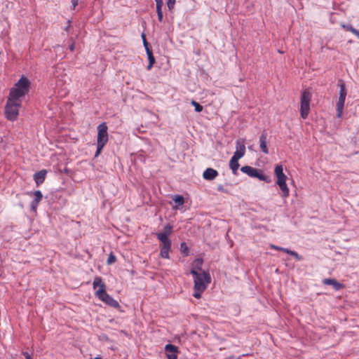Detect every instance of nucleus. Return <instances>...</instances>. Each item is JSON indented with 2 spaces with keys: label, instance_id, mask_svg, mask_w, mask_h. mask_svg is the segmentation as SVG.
<instances>
[{
  "label": "nucleus",
  "instance_id": "obj_17",
  "mask_svg": "<svg viewBox=\"0 0 359 359\" xmlns=\"http://www.w3.org/2000/svg\"><path fill=\"white\" fill-rule=\"evenodd\" d=\"M323 283L327 285H332L335 290H339L344 287L341 283L332 278H325L323 279Z\"/></svg>",
  "mask_w": 359,
  "mask_h": 359
},
{
  "label": "nucleus",
  "instance_id": "obj_23",
  "mask_svg": "<svg viewBox=\"0 0 359 359\" xmlns=\"http://www.w3.org/2000/svg\"><path fill=\"white\" fill-rule=\"evenodd\" d=\"M29 195H32L33 194L34 198L33 201H36V202H38V203H40V201H41L42 198H43V195H42V193L41 191L39 190H37V191H35L33 193H29L28 194Z\"/></svg>",
  "mask_w": 359,
  "mask_h": 359
},
{
  "label": "nucleus",
  "instance_id": "obj_34",
  "mask_svg": "<svg viewBox=\"0 0 359 359\" xmlns=\"http://www.w3.org/2000/svg\"><path fill=\"white\" fill-rule=\"evenodd\" d=\"M351 32L357 36L359 39V30L353 27L352 29H351Z\"/></svg>",
  "mask_w": 359,
  "mask_h": 359
},
{
  "label": "nucleus",
  "instance_id": "obj_2",
  "mask_svg": "<svg viewBox=\"0 0 359 359\" xmlns=\"http://www.w3.org/2000/svg\"><path fill=\"white\" fill-rule=\"evenodd\" d=\"M190 273L193 276L194 283L193 296L199 299L211 282L210 275L208 271H201L198 273L194 271H191Z\"/></svg>",
  "mask_w": 359,
  "mask_h": 359
},
{
  "label": "nucleus",
  "instance_id": "obj_10",
  "mask_svg": "<svg viewBox=\"0 0 359 359\" xmlns=\"http://www.w3.org/2000/svg\"><path fill=\"white\" fill-rule=\"evenodd\" d=\"M161 243L160 255L161 257L165 259H169V252L171 249L172 242L171 241H163L158 240Z\"/></svg>",
  "mask_w": 359,
  "mask_h": 359
},
{
  "label": "nucleus",
  "instance_id": "obj_1",
  "mask_svg": "<svg viewBox=\"0 0 359 359\" xmlns=\"http://www.w3.org/2000/svg\"><path fill=\"white\" fill-rule=\"evenodd\" d=\"M94 290H96L95 294L100 301L107 305L113 308H118L120 306L118 302L112 298L106 292V285L101 277L96 276L93 283Z\"/></svg>",
  "mask_w": 359,
  "mask_h": 359
},
{
  "label": "nucleus",
  "instance_id": "obj_7",
  "mask_svg": "<svg viewBox=\"0 0 359 359\" xmlns=\"http://www.w3.org/2000/svg\"><path fill=\"white\" fill-rule=\"evenodd\" d=\"M241 170L243 172L248 175L249 177L257 178L259 180L266 182H270L271 180L269 177L263 174L262 171L260 170H258L255 168L249 166V165H245L243 166L241 168Z\"/></svg>",
  "mask_w": 359,
  "mask_h": 359
},
{
  "label": "nucleus",
  "instance_id": "obj_5",
  "mask_svg": "<svg viewBox=\"0 0 359 359\" xmlns=\"http://www.w3.org/2000/svg\"><path fill=\"white\" fill-rule=\"evenodd\" d=\"M276 177H277L276 184L279 186L282 192V196L287 198L290 195V190L286 184L287 176L283 172V167L282 165H277L274 170Z\"/></svg>",
  "mask_w": 359,
  "mask_h": 359
},
{
  "label": "nucleus",
  "instance_id": "obj_13",
  "mask_svg": "<svg viewBox=\"0 0 359 359\" xmlns=\"http://www.w3.org/2000/svg\"><path fill=\"white\" fill-rule=\"evenodd\" d=\"M270 248L273 250H280V251L286 252V253L293 256L298 261H300L302 259V257L297 252H296L295 251L291 250L288 248L279 247V246L275 245L273 244H271Z\"/></svg>",
  "mask_w": 359,
  "mask_h": 359
},
{
  "label": "nucleus",
  "instance_id": "obj_35",
  "mask_svg": "<svg viewBox=\"0 0 359 359\" xmlns=\"http://www.w3.org/2000/svg\"><path fill=\"white\" fill-rule=\"evenodd\" d=\"M79 0H72V8L74 9L76 6L78 5Z\"/></svg>",
  "mask_w": 359,
  "mask_h": 359
},
{
  "label": "nucleus",
  "instance_id": "obj_38",
  "mask_svg": "<svg viewBox=\"0 0 359 359\" xmlns=\"http://www.w3.org/2000/svg\"><path fill=\"white\" fill-rule=\"evenodd\" d=\"M69 49L71 51H73L74 49V43H72L70 46H69Z\"/></svg>",
  "mask_w": 359,
  "mask_h": 359
},
{
  "label": "nucleus",
  "instance_id": "obj_3",
  "mask_svg": "<svg viewBox=\"0 0 359 359\" xmlns=\"http://www.w3.org/2000/svg\"><path fill=\"white\" fill-rule=\"evenodd\" d=\"M30 82L25 76H22L11 88L9 97L15 100H22L21 98L27 95L29 90Z\"/></svg>",
  "mask_w": 359,
  "mask_h": 359
},
{
  "label": "nucleus",
  "instance_id": "obj_12",
  "mask_svg": "<svg viewBox=\"0 0 359 359\" xmlns=\"http://www.w3.org/2000/svg\"><path fill=\"white\" fill-rule=\"evenodd\" d=\"M172 228L173 226L170 224L165 225L163 232L156 233L158 240L170 241L169 236L172 233Z\"/></svg>",
  "mask_w": 359,
  "mask_h": 359
},
{
  "label": "nucleus",
  "instance_id": "obj_16",
  "mask_svg": "<svg viewBox=\"0 0 359 359\" xmlns=\"http://www.w3.org/2000/svg\"><path fill=\"white\" fill-rule=\"evenodd\" d=\"M218 175V172L213 168H207L203 173V177L206 180H212Z\"/></svg>",
  "mask_w": 359,
  "mask_h": 359
},
{
  "label": "nucleus",
  "instance_id": "obj_11",
  "mask_svg": "<svg viewBox=\"0 0 359 359\" xmlns=\"http://www.w3.org/2000/svg\"><path fill=\"white\" fill-rule=\"evenodd\" d=\"M164 349L168 359H177L179 350L176 346L168 344L165 345Z\"/></svg>",
  "mask_w": 359,
  "mask_h": 359
},
{
  "label": "nucleus",
  "instance_id": "obj_32",
  "mask_svg": "<svg viewBox=\"0 0 359 359\" xmlns=\"http://www.w3.org/2000/svg\"><path fill=\"white\" fill-rule=\"evenodd\" d=\"M156 2V8L163 7V0H155Z\"/></svg>",
  "mask_w": 359,
  "mask_h": 359
},
{
  "label": "nucleus",
  "instance_id": "obj_24",
  "mask_svg": "<svg viewBox=\"0 0 359 359\" xmlns=\"http://www.w3.org/2000/svg\"><path fill=\"white\" fill-rule=\"evenodd\" d=\"M172 200L178 205H183L184 203V198L182 196L180 195L174 196Z\"/></svg>",
  "mask_w": 359,
  "mask_h": 359
},
{
  "label": "nucleus",
  "instance_id": "obj_27",
  "mask_svg": "<svg viewBox=\"0 0 359 359\" xmlns=\"http://www.w3.org/2000/svg\"><path fill=\"white\" fill-rule=\"evenodd\" d=\"M175 3L176 0H167L166 4L170 11L172 12L173 11Z\"/></svg>",
  "mask_w": 359,
  "mask_h": 359
},
{
  "label": "nucleus",
  "instance_id": "obj_21",
  "mask_svg": "<svg viewBox=\"0 0 359 359\" xmlns=\"http://www.w3.org/2000/svg\"><path fill=\"white\" fill-rule=\"evenodd\" d=\"M146 53H147L148 60L149 62V65L147 67V70H150L152 68L153 65H154L156 60L153 55V53H152L151 50H147V52H146Z\"/></svg>",
  "mask_w": 359,
  "mask_h": 359
},
{
  "label": "nucleus",
  "instance_id": "obj_25",
  "mask_svg": "<svg viewBox=\"0 0 359 359\" xmlns=\"http://www.w3.org/2000/svg\"><path fill=\"white\" fill-rule=\"evenodd\" d=\"M163 7L156 8L157 15H158V20L160 22H163V13L162 11Z\"/></svg>",
  "mask_w": 359,
  "mask_h": 359
},
{
  "label": "nucleus",
  "instance_id": "obj_36",
  "mask_svg": "<svg viewBox=\"0 0 359 359\" xmlns=\"http://www.w3.org/2000/svg\"><path fill=\"white\" fill-rule=\"evenodd\" d=\"M22 355L25 356V359L32 358L30 354L28 352L23 351Z\"/></svg>",
  "mask_w": 359,
  "mask_h": 359
},
{
  "label": "nucleus",
  "instance_id": "obj_9",
  "mask_svg": "<svg viewBox=\"0 0 359 359\" xmlns=\"http://www.w3.org/2000/svg\"><path fill=\"white\" fill-rule=\"evenodd\" d=\"M245 154V145L244 139H238L236 142V151L233 157L241 158Z\"/></svg>",
  "mask_w": 359,
  "mask_h": 359
},
{
  "label": "nucleus",
  "instance_id": "obj_8",
  "mask_svg": "<svg viewBox=\"0 0 359 359\" xmlns=\"http://www.w3.org/2000/svg\"><path fill=\"white\" fill-rule=\"evenodd\" d=\"M311 94L308 90H304L301 95L300 114L304 119L306 118L310 111Z\"/></svg>",
  "mask_w": 359,
  "mask_h": 359
},
{
  "label": "nucleus",
  "instance_id": "obj_15",
  "mask_svg": "<svg viewBox=\"0 0 359 359\" xmlns=\"http://www.w3.org/2000/svg\"><path fill=\"white\" fill-rule=\"evenodd\" d=\"M46 174V170H41L34 175V180L37 186L40 185L44 182Z\"/></svg>",
  "mask_w": 359,
  "mask_h": 359
},
{
  "label": "nucleus",
  "instance_id": "obj_19",
  "mask_svg": "<svg viewBox=\"0 0 359 359\" xmlns=\"http://www.w3.org/2000/svg\"><path fill=\"white\" fill-rule=\"evenodd\" d=\"M239 158L232 156L229 161V167L232 170L233 174H236L237 170L239 168L238 163Z\"/></svg>",
  "mask_w": 359,
  "mask_h": 359
},
{
  "label": "nucleus",
  "instance_id": "obj_22",
  "mask_svg": "<svg viewBox=\"0 0 359 359\" xmlns=\"http://www.w3.org/2000/svg\"><path fill=\"white\" fill-rule=\"evenodd\" d=\"M344 102H337V116L338 118H340L342 116V114H343V110H344Z\"/></svg>",
  "mask_w": 359,
  "mask_h": 359
},
{
  "label": "nucleus",
  "instance_id": "obj_31",
  "mask_svg": "<svg viewBox=\"0 0 359 359\" xmlns=\"http://www.w3.org/2000/svg\"><path fill=\"white\" fill-rule=\"evenodd\" d=\"M39 203L38 202H36L34 201H32V203H31V208L33 211L36 212V209H37V207L39 205Z\"/></svg>",
  "mask_w": 359,
  "mask_h": 359
},
{
  "label": "nucleus",
  "instance_id": "obj_39",
  "mask_svg": "<svg viewBox=\"0 0 359 359\" xmlns=\"http://www.w3.org/2000/svg\"><path fill=\"white\" fill-rule=\"evenodd\" d=\"M69 27V25L67 27H66L65 30L67 31Z\"/></svg>",
  "mask_w": 359,
  "mask_h": 359
},
{
  "label": "nucleus",
  "instance_id": "obj_37",
  "mask_svg": "<svg viewBox=\"0 0 359 359\" xmlns=\"http://www.w3.org/2000/svg\"><path fill=\"white\" fill-rule=\"evenodd\" d=\"M217 190L222 192H226L222 185H219L217 187Z\"/></svg>",
  "mask_w": 359,
  "mask_h": 359
},
{
  "label": "nucleus",
  "instance_id": "obj_18",
  "mask_svg": "<svg viewBox=\"0 0 359 359\" xmlns=\"http://www.w3.org/2000/svg\"><path fill=\"white\" fill-rule=\"evenodd\" d=\"M203 263V260L201 258H197L196 259L193 264L191 271H194L195 272L198 273L201 271H205L202 269V265Z\"/></svg>",
  "mask_w": 359,
  "mask_h": 359
},
{
  "label": "nucleus",
  "instance_id": "obj_30",
  "mask_svg": "<svg viewBox=\"0 0 359 359\" xmlns=\"http://www.w3.org/2000/svg\"><path fill=\"white\" fill-rule=\"evenodd\" d=\"M181 251L186 255L188 253L189 248L186 244V243H182L180 245Z\"/></svg>",
  "mask_w": 359,
  "mask_h": 359
},
{
  "label": "nucleus",
  "instance_id": "obj_26",
  "mask_svg": "<svg viewBox=\"0 0 359 359\" xmlns=\"http://www.w3.org/2000/svg\"><path fill=\"white\" fill-rule=\"evenodd\" d=\"M191 104L194 107L196 111H197V112L202 111L203 108L199 103H198L195 100H192Z\"/></svg>",
  "mask_w": 359,
  "mask_h": 359
},
{
  "label": "nucleus",
  "instance_id": "obj_41",
  "mask_svg": "<svg viewBox=\"0 0 359 359\" xmlns=\"http://www.w3.org/2000/svg\"><path fill=\"white\" fill-rule=\"evenodd\" d=\"M1 54V52L0 51V55Z\"/></svg>",
  "mask_w": 359,
  "mask_h": 359
},
{
  "label": "nucleus",
  "instance_id": "obj_6",
  "mask_svg": "<svg viewBox=\"0 0 359 359\" xmlns=\"http://www.w3.org/2000/svg\"><path fill=\"white\" fill-rule=\"evenodd\" d=\"M107 126L105 122L100 123L97 126V151L95 156L101 153L102 149L108 142Z\"/></svg>",
  "mask_w": 359,
  "mask_h": 359
},
{
  "label": "nucleus",
  "instance_id": "obj_4",
  "mask_svg": "<svg viewBox=\"0 0 359 359\" xmlns=\"http://www.w3.org/2000/svg\"><path fill=\"white\" fill-rule=\"evenodd\" d=\"M21 105L22 100H13L8 97L5 107V116L6 118L11 121L17 120Z\"/></svg>",
  "mask_w": 359,
  "mask_h": 359
},
{
  "label": "nucleus",
  "instance_id": "obj_14",
  "mask_svg": "<svg viewBox=\"0 0 359 359\" xmlns=\"http://www.w3.org/2000/svg\"><path fill=\"white\" fill-rule=\"evenodd\" d=\"M259 147L263 153L267 154L269 149L267 147V135L263 132L259 137Z\"/></svg>",
  "mask_w": 359,
  "mask_h": 359
},
{
  "label": "nucleus",
  "instance_id": "obj_28",
  "mask_svg": "<svg viewBox=\"0 0 359 359\" xmlns=\"http://www.w3.org/2000/svg\"><path fill=\"white\" fill-rule=\"evenodd\" d=\"M142 41H143V45H144V47L145 48L146 52H147V50H151V49L149 48V43L147 42V39L145 38L144 34H142Z\"/></svg>",
  "mask_w": 359,
  "mask_h": 359
},
{
  "label": "nucleus",
  "instance_id": "obj_29",
  "mask_svg": "<svg viewBox=\"0 0 359 359\" xmlns=\"http://www.w3.org/2000/svg\"><path fill=\"white\" fill-rule=\"evenodd\" d=\"M116 259L115 255H114L112 253H111L109 255V257H108V259H107V264H111L114 263L116 262Z\"/></svg>",
  "mask_w": 359,
  "mask_h": 359
},
{
  "label": "nucleus",
  "instance_id": "obj_33",
  "mask_svg": "<svg viewBox=\"0 0 359 359\" xmlns=\"http://www.w3.org/2000/svg\"><path fill=\"white\" fill-rule=\"evenodd\" d=\"M342 27L344 29L348 32H351V29H352L353 28V27L351 25H343Z\"/></svg>",
  "mask_w": 359,
  "mask_h": 359
},
{
  "label": "nucleus",
  "instance_id": "obj_20",
  "mask_svg": "<svg viewBox=\"0 0 359 359\" xmlns=\"http://www.w3.org/2000/svg\"><path fill=\"white\" fill-rule=\"evenodd\" d=\"M346 94L347 93H346V88H345V84L342 82L340 84L339 97L338 101L345 102Z\"/></svg>",
  "mask_w": 359,
  "mask_h": 359
},
{
  "label": "nucleus",
  "instance_id": "obj_40",
  "mask_svg": "<svg viewBox=\"0 0 359 359\" xmlns=\"http://www.w3.org/2000/svg\"><path fill=\"white\" fill-rule=\"evenodd\" d=\"M94 359H100V358H98V357H96V358H95Z\"/></svg>",
  "mask_w": 359,
  "mask_h": 359
}]
</instances>
